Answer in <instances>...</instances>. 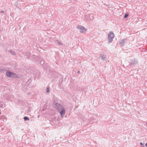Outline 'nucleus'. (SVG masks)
I'll return each mask as SVG.
<instances>
[{
    "mask_svg": "<svg viewBox=\"0 0 147 147\" xmlns=\"http://www.w3.org/2000/svg\"><path fill=\"white\" fill-rule=\"evenodd\" d=\"M146 125H147V123H146Z\"/></svg>",
    "mask_w": 147,
    "mask_h": 147,
    "instance_id": "obj_23",
    "label": "nucleus"
},
{
    "mask_svg": "<svg viewBox=\"0 0 147 147\" xmlns=\"http://www.w3.org/2000/svg\"><path fill=\"white\" fill-rule=\"evenodd\" d=\"M6 75L9 78H18V76L16 74L9 71H8L6 72Z\"/></svg>",
    "mask_w": 147,
    "mask_h": 147,
    "instance_id": "obj_3",
    "label": "nucleus"
},
{
    "mask_svg": "<svg viewBox=\"0 0 147 147\" xmlns=\"http://www.w3.org/2000/svg\"><path fill=\"white\" fill-rule=\"evenodd\" d=\"M9 52L10 53L12 54L13 55H16V53L14 51L12 50H10L9 51Z\"/></svg>",
    "mask_w": 147,
    "mask_h": 147,
    "instance_id": "obj_9",
    "label": "nucleus"
},
{
    "mask_svg": "<svg viewBox=\"0 0 147 147\" xmlns=\"http://www.w3.org/2000/svg\"><path fill=\"white\" fill-rule=\"evenodd\" d=\"M94 120H95L94 119L92 118H91L89 120V122H90L91 121H94Z\"/></svg>",
    "mask_w": 147,
    "mask_h": 147,
    "instance_id": "obj_14",
    "label": "nucleus"
},
{
    "mask_svg": "<svg viewBox=\"0 0 147 147\" xmlns=\"http://www.w3.org/2000/svg\"><path fill=\"white\" fill-rule=\"evenodd\" d=\"M2 70H4V71H5V69H3V70H1V71H2Z\"/></svg>",
    "mask_w": 147,
    "mask_h": 147,
    "instance_id": "obj_20",
    "label": "nucleus"
},
{
    "mask_svg": "<svg viewBox=\"0 0 147 147\" xmlns=\"http://www.w3.org/2000/svg\"><path fill=\"white\" fill-rule=\"evenodd\" d=\"M89 19L88 18L87 19V20H92V19H93L94 18V17L93 16V14L92 13L90 14V15L89 16Z\"/></svg>",
    "mask_w": 147,
    "mask_h": 147,
    "instance_id": "obj_6",
    "label": "nucleus"
},
{
    "mask_svg": "<svg viewBox=\"0 0 147 147\" xmlns=\"http://www.w3.org/2000/svg\"><path fill=\"white\" fill-rule=\"evenodd\" d=\"M100 57H101V59L103 60H105L106 59V57L105 55H104L101 54L100 56Z\"/></svg>",
    "mask_w": 147,
    "mask_h": 147,
    "instance_id": "obj_7",
    "label": "nucleus"
},
{
    "mask_svg": "<svg viewBox=\"0 0 147 147\" xmlns=\"http://www.w3.org/2000/svg\"><path fill=\"white\" fill-rule=\"evenodd\" d=\"M4 12V11H0V13H3Z\"/></svg>",
    "mask_w": 147,
    "mask_h": 147,
    "instance_id": "obj_17",
    "label": "nucleus"
},
{
    "mask_svg": "<svg viewBox=\"0 0 147 147\" xmlns=\"http://www.w3.org/2000/svg\"><path fill=\"white\" fill-rule=\"evenodd\" d=\"M140 145H141V146H144V147H145L144 146V145L143 144H142V142H140Z\"/></svg>",
    "mask_w": 147,
    "mask_h": 147,
    "instance_id": "obj_16",
    "label": "nucleus"
},
{
    "mask_svg": "<svg viewBox=\"0 0 147 147\" xmlns=\"http://www.w3.org/2000/svg\"><path fill=\"white\" fill-rule=\"evenodd\" d=\"M41 63H42V61H41Z\"/></svg>",
    "mask_w": 147,
    "mask_h": 147,
    "instance_id": "obj_21",
    "label": "nucleus"
},
{
    "mask_svg": "<svg viewBox=\"0 0 147 147\" xmlns=\"http://www.w3.org/2000/svg\"><path fill=\"white\" fill-rule=\"evenodd\" d=\"M49 88L48 87L47 88V90H46L47 92L48 93L49 92Z\"/></svg>",
    "mask_w": 147,
    "mask_h": 147,
    "instance_id": "obj_15",
    "label": "nucleus"
},
{
    "mask_svg": "<svg viewBox=\"0 0 147 147\" xmlns=\"http://www.w3.org/2000/svg\"><path fill=\"white\" fill-rule=\"evenodd\" d=\"M76 28L78 29H79L80 30V33H83L87 30V29L84 27L81 26L77 25L76 26Z\"/></svg>",
    "mask_w": 147,
    "mask_h": 147,
    "instance_id": "obj_4",
    "label": "nucleus"
},
{
    "mask_svg": "<svg viewBox=\"0 0 147 147\" xmlns=\"http://www.w3.org/2000/svg\"><path fill=\"white\" fill-rule=\"evenodd\" d=\"M56 108L60 113L61 117H63L65 115V111L64 107L61 104L58 103L55 104Z\"/></svg>",
    "mask_w": 147,
    "mask_h": 147,
    "instance_id": "obj_1",
    "label": "nucleus"
},
{
    "mask_svg": "<svg viewBox=\"0 0 147 147\" xmlns=\"http://www.w3.org/2000/svg\"><path fill=\"white\" fill-rule=\"evenodd\" d=\"M126 38H125L124 39H123L120 42V43L122 45V46L124 44L125 42V40H126Z\"/></svg>",
    "mask_w": 147,
    "mask_h": 147,
    "instance_id": "obj_8",
    "label": "nucleus"
},
{
    "mask_svg": "<svg viewBox=\"0 0 147 147\" xmlns=\"http://www.w3.org/2000/svg\"><path fill=\"white\" fill-rule=\"evenodd\" d=\"M78 73H80V71H78Z\"/></svg>",
    "mask_w": 147,
    "mask_h": 147,
    "instance_id": "obj_19",
    "label": "nucleus"
},
{
    "mask_svg": "<svg viewBox=\"0 0 147 147\" xmlns=\"http://www.w3.org/2000/svg\"><path fill=\"white\" fill-rule=\"evenodd\" d=\"M145 146L146 147H147V143H146L145 144Z\"/></svg>",
    "mask_w": 147,
    "mask_h": 147,
    "instance_id": "obj_18",
    "label": "nucleus"
},
{
    "mask_svg": "<svg viewBox=\"0 0 147 147\" xmlns=\"http://www.w3.org/2000/svg\"><path fill=\"white\" fill-rule=\"evenodd\" d=\"M24 119L25 121H28L29 120V118L28 117L26 116H25L24 117Z\"/></svg>",
    "mask_w": 147,
    "mask_h": 147,
    "instance_id": "obj_12",
    "label": "nucleus"
},
{
    "mask_svg": "<svg viewBox=\"0 0 147 147\" xmlns=\"http://www.w3.org/2000/svg\"><path fill=\"white\" fill-rule=\"evenodd\" d=\"M27 55H26L27 56L26 57H25L26 58V57L28 58L29 57V56L31 54L30 53L28 52L27 53Z\"/></svg>",
    "mask_w": 147,
    "mask_h": 147,
    "instance_id": "obj_11",
    "label": "nucleus"
},
{
    "mask_svg": "<svg viewBox=\"0 0 147 147\" xmlns=\"http://www.w3.org/2000/svg\"><path fill=\"white\" fill-rule=\"evenodd\" d=\"M129 16V14L127 13H125L124 16V18H127Z\"/></svg>",
    "mask_w": 147,
    "mask_h": 147,
    "instance_id": "obj_13",
    "label": "nucleus"
},
{
    "mask_svg": "<svg viewBox=\"0 0 147 147\" xmlns=\"http://www.w3.org/2000/svg\"><path fill=\"white\" fill-rule=\"evenodd\" d=\"M38 117H39V115H38Z\"/></svg>",
    "mask_w": 147,
    "mask_h": 147,
    "instance_id": "obj_22",
    "label": "nucleus"
},
{
    "mask_svg": "<svg viewBox=\"0 0 147 147\" xmlns=\"http://www.w3.org/2000/svg\"><path fill=\"white\" fill-rule=\"evenodd\" d=\"M114 37V34L113 32L111 31L108 34V41L109 43H111Z\"/></svg>",
    "mask_w": 147,
    "mask_h": 147,
    "instance_id": "obj_2",
    "label": "nucleus"
},
{
    "mask_svg": "<svg viewBox=\"0 0 147 147\" xmlns=\"http://www.w3.org/2000/svg\"><path fill=\"white\" fill-rule=\"evenodd\" d=\"M137 61L135 59L130 60L129 65H135L137 64Z\"/></svg>",
    "mask_w": 147,
    "mask_h": 147,
    "instance_id": "obj_5",
    "label": "nucleus"
},
{
    "mask_svg": "<svg viewBox=\"0 0 147 147\" xmlns=\"http://www.w3.org/2000/svg\"><path fill=\"white\" fill-rule=\"evenodd\" d=\"M55 42H56L57 44H58L59 45H62V44L61 43V42L60 41L58 40H56Z\"/></svg>",
    "mask_w": 147,
    "mask_h": 147,
    "instance_id": "obj_10",
    "label": "nucleus"
}]
</instances>
